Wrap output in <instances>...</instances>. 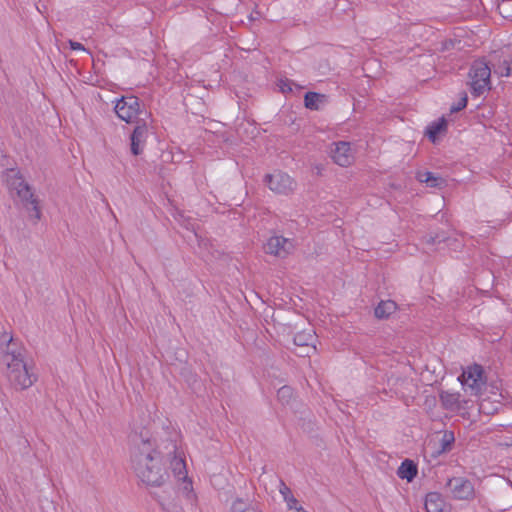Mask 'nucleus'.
Instances as JSON below:
<instances>
[{"label": "nucleus", "mask_w": 512, "mask_h": 512, "mask_svg": "<svg viewBox=\"0 0 512 512\" xmlns=\"http://www.w3.org/2000/svg\"><path fill=\"white\" fill-rule=\"evenodd\" d=\"M175 452L176 443L173 440L141 436L139 441L135 442L132 454V463L137 476L147 485H162L167 478L162 461Z\"/></svg>", "instance_id": "obj_1"}, {"label": "nucleus", "mask_w": 512, "mask_h": 512, "mask_svg": "<svg viewBox=\"0 0 512 512\" xmlns=\"http://www.w3.org/2000/svg\"><path fill=\"white\" fill-rule=\"evenodd\" d=\"M3 362L7 367L6 376L15 389H27L36 381L32 367L25 361L21 349L16 348L14 344L8 345Z\"/></svg>", "instance_id": "obj_2"}, {"label": "nucleus", "mask_w": 512, "mask_h": 512, "mask_svg": "<svg viewBox=\"0 0 512 512\" xmlns=\"http://www.w3.org/2000/svg\"><path fill=\"white\" fill-rule=\"evenodd\" d=\"M470 92L474 97L491 90V69L484 59L475 60L468 73Z\"/></svg>", "instance_id": "obj_3"}, {"label": "nucleus", "mask_w": 512, "mask_h": 512, "mask_svg": "<svg viewBox=\"0 0 512 512\" xmlns=\"http://www.w3.org/2000/svg\"><path fill=\"white\" fill-rule=\"evenodd\" d=\"M167 459L170 460V466L174 476L180 482V491L185 495L190 505L193 506L195 504L196 496L193 492L192 482L187 477L186 464L183 457L176 448V452L172 453V455Z\"/></svg>", "instance_id": "obj_4"}, {"label": "nucleus", "mask_w": 512, "mask_h": 512, "mask_svg": "<svg viewBox=\"0 0 512 512\" xmlns=\"http://www.w3.org/2000/svg\"><path fill=\"white\" fill-rule=\"evenodd\" d=\"M115 113L126 123L140 122L139 116L143 113L140 103L135 96H124L117 100L115 104Z\"/></svg>", "instance_id": "obj_5"}, {"label": "nucleus", "mask_w": 512, "mask_h": 512, "mask_svg": "<svg viewBox=\"0 0 512 512\" xmlns=\"http://www.w3.org/2000/svg\"><path fill=\"white\" fill-rule=\"evenodd\" d=\"M450 496L455 500L472 501L476 497L474 484L466 477H451L446 482Z\"/></svg>", "instance_id": "obj_6"}, {"label": "nucleus", "mask_w": 512, "mask_h": 512, "mask_svg": "<svg viewBox=\"0 0 512 512\" xmlns=\"http://www.w3.org/2000/svg\"><path fill=\"white\" fill-rule=\"evenodd\" d=\"M7 184L10 190L14 192L23 203L32 204L33 209L39 213L30 187L18 171L12 169L8 172Z\"/></svg>", "instance_id": "obj_7"}, {"label": "nucleus", "mask_w": 512, "mask_h": 512, "mask_svg": "<svg viewBox=\"0 0 512 512\" xmlns=\"http://www.w3.org/2000/svg\"><path fill=\"white\" fill-rule=\"evenodd\" d=\"M458 379L463 387L470 389L471 394L474 395L480 394L486 383L484 369L479 364L468 366Z\"/></svg>", "instance_id": "obj_8"}, {"label": "nucleus", "mask_w": 512, "mask_h": 512, "mask_svg": "<svg viewBox=\"0 0 512 512\" xmlns=\"http://www.w3.org/2000/svg\"><path fill=\"white\" fill-rule=\"evenodd\" d=\"M294 249V241L283 236H272L264 245L265 253L279 258H286Z\"/></svg>", "instance_id": "obj_9"}, {"label": "nucleus", "mask_w": 512, "mask_h": 512, "mask_svg": "<svg viewBox=\"0 0 512 512\" xmlns=\"http://www.w3.org/2000/svg\"><path fill=\"white\" fill-rule=\"evenodd\" d=\"M264 181L269 189L278 194L287 195L294 190L295 182L286 173L275 171L272 174L266 175Z\"/></svg>", "instance_id": "obj_10"}, {"label": "nucleus", "mask_w": 512, "mask_h": 512, "mask_svg": "<svg viewBox=\"0 0 512 512\" xmlns=\"http://www.w3.org/2000/svg\"><path fill=\"white\" fill-rule=\"evenodd\" d=\"M135 124L136 126L131 134V152L137 156L144 150L148 135V124L145 119H140V122Z\"/></svg>", "instance_id": "obj_11"}, {"label": "nucleus", "mask_w": 512, "mask_h": 512, "mask_svg": "<svg viewBox=\"0 0 512 512\" xmlns=\"http://www.w3.org/2000/svg\"><path fill=\"white\" fill-rule=\"evenodd\" d=\"M333 145L334 148L331 149V158L333 161L342 167L349 166L354 159L350 143L340 141Z\"/></svg>", "instance_id": "obj_12"}, {"label": "nucleus", "mask_w": 512, "mask_h": 512, "mask_svg": "<svg viewBox=\"0 0 512 512\" xmlns=\"http://www.w3.org/2000/svg\"><path fill=\"white\" fill-rule=\"evenodd\" d=\"M426 512H444L446 502L438 492H429L424 503Z\"/></svg>", "instance_id": "obj_13"}, {"label": "nucleus", "mask_w": 512, "mask_h": 512, "mask_svg": "<svg viewBox=\"0 0 512 512\" xmlns=\"http://www.w3.org/2000/svg\"><path fill=\"white\" fill-rule=\"evenodd\" d=\"M314 340L315 334L311 329L298 332L293 337V342L297 347L304 348L307 350L316 349V347L313 344Z\"/></svg>", "instance_id": "obj_14"}, {"label": "nucleus", "mask_w": 512, "mask_h": 512, "mask_svg": "<svg viewBox=\"0 0 512 512\" xmlns=\"http://www.w3.org/2000/svg\"><path fill=\"white\" fill-rule=\"evenodd\" d=\"M442 407L450 411H458L461 409L460 394L442 391L439 395Z\"/></svg>", "instance_id": "obj_15"}, {"label": "nucleus", "mask_w": 512, "mask_h": 512, "mask_svg": "<svg viewBox=\"0 0 512 512\" xmlns=\"http://www.w3.org/2000/svg\"><path fill=\"white\" fill-rule=\"evenodd\" d=\"M418 467L413 460L405 459L397 469V476L400 479H406L408 482L414 480L417 476Z\"/></svg>", "instance_id": "obj_16"}, {"label": "nucleus", "mask_w": 512, "mask_h": 512, "mask_svg": "<svg viewBox=\"0 0 512 512\" xmlns=\"http://www.w3.org/2000/svg\"><path fill=\"white\" fill-rule=\"evenodd\" d=\"M447 129V121L444 117L438 119L437 121H433L426 128V135L429 140L433 143L437 141L438 135L444 133Z\"/></svg>", "instance_id": "obj_17"}, {"label": "nucleus", "mask_w": 512, "mask_h": 512, "mask_svg": "<svg viewBox=\"0 0 512 512\" xmlns=\"http://www.w3.org/2000/svg\"><path fill=\"white\" fill-rule=\"evenodd\" d=\"M397 309V305L392 300L381 301L374 310L375 317L386 319Z\"/></svg>", "instance_id": "obj_18"}, {"label": "nucleus", "mask_w": 512, "mask_h": 512, "mask_svg": "<svg viewBox=\"0 0 512 512\" xmlns=\"http://www.w3.org/2000/svg\"><path fill=\"white\" fill-rule=\"evenodd\" d=\"M326 101V96L317 92H307L304 96L305 107L310 110H319L320 104Z\"/></svg>", "instance_id": "obj_19"}, {"label": "nucleus", "mask_w": 512, "mask_h": 512, "mask_svg": "<svg viewBox=\"0 0 512 512\" xmlns=\"http://www.w3.org/2000/svg\"><path fill=\"white\" fill-rule=\"evenodd\" d=\"M418 179L419 181L426 183L429 187H441L445 183V180L442 177L436 176L434 173L429 171L420 172L418 174Z\"/></svg>", "instance_id": "obj_20"}, {"label": "nucleus", "mask_w": 512, "mask_h": 512, "mask_svg": "<svg viewBox=\"0 0 512 512\" xmlns=\"http://www.w3.org/2000/svg\"><path fill=\"white\" fill-rule=\"evenodd\" d=\"M279 492L283 496L289 510H293L297 507L298 500L293 496L291 489L282 480H280Z\"/></svg>", "instance_id": "obj_21"}, {"label": "nucleus", "mask_w": 512, "mask_h": 512, "mask_svg": "<svg viewBox=\"0 0 512 512\" xmlns=\"http://www.w3.org/2000/svg\"><path fill=\"white\" fill-rule=\"evenodd\" d=\"M455 442V435L453 431H444L442 438L440 439V449L438 453H445L452 449Z\"/></svg>", "instance_id": "obj_22"}, {"label": "nucleus", "mask_w": 512, "mask_h": 512, "mask_svg": "<svg viewBox=\"0 0 512 512\" xmlns=\"http://www.w3.org/2000/svg\"><path fill=\"white\" fill-rule=\"evenodd\" d=\"M277 398L282 405H289L294 399L293 388L288 385L280 387L277 391Z\"/></svg>", "instance_id": "obj_23"}, {"label": "nucleus", "mask_w": 512, "mask_h": 512, "mask_svg": "<svg viewBox=\"0 0 512 512\" xmlns=\"http://www.w3.org/2000/svg\"><path fill=\"white\" fill-rule=\"evenodd\" d=\"M495 74L499 77H509L512 73V59L504 60L499 66L494 70Z\"/></svg>", "instance_id": "obj_24"}, {"label": "nucleus", "mask_w": 512, "mask_h": 512, "mask_svg": "<svg viewBox=\"0 0 512 512\" xmlns=\"http://www.w3.org/2000/svg\"><path fill=\"white\" fill-rule=\"evenodd\" d=\"M232 512H255V509L243 499H237L232 505Z\"/></svg>", "instance_id": "obj_25"}, {"label": "nucleus", "mask_w": 512, "mask_h": 512, "mask_svg": "<svg viewBox=\"0 0 512 512\" xmlns=\"http://www.w3.org/2000/svg\"><path fill=\"white\" fill-rule=\"evenodd\" d=\"M467 102H468V96H467L466 92H462L461 98L459 99L457 104H454L451 106L450 112L455 113V112H459V111L463 110L467 106Z\"/></svg>", "instance_id": "obj_26"}, {"label": "nucleus", "mask_w": 512, "mask_h": 512, "mask_svg": "<svg viewBox=\"0 0 512 512\" xmlns=\"http://www.w3.org/2000/svg\"><path fill=\"white\" fill-rule=\"evenodd\" d=\"M446 239H447V237L444 234H436L435 236H433V235L425 236V242L427 244L441 243V242H444Z\"/></svg>", "instance_id": "obj_27"}, {"label": "nucleus", "mask_w": 512, "mask_h": 512, "mask_svg": "<svg viewBox=\"0 0 512 512\" xmlns=\"http://www.w3.org/2000/svg\"><path fill=\"white\" fill-rule=\"evenodd\" d=\"M291 85H292V82L288 79H280L277 83V86L279 87V89L282 93L292 92Z\"/></svg>", "instance_id": "obj_28"}, {"label": "nucleus", "mask_w": 512, "mask_h": 512, "mask_svg": "<svg viewBox=\"0 0 512 512\" xmlns=\"http://www.w3.org/2000/svg\"><path fill=\"white\" fill-rule=\"evenodd\" d=\"M455 43H456V40H453V39L445 40L444 42H442V48H441V50H442V51H448V50H451V49H453V48H454Z\"/></svg>", "instance_id": "obj_29"}, {"label": "nucleus", "mask_w": 512, "mask_h": 512, "mask_svg": "<svg viewBox=\"0 0 512 512\" xmlns=\"http://www.w3.org/2000/svg\"><path fill=\"white\" fill-rule=\"evenodd\" d=\"M69 46L72 50H81V51H85V48L84 46L79 43V42H76V41H73V40H69Z\"/></svg>", "instance_id": "obj_30"}, {"label": "nucleus", "mask_w": 512, "mask_h": 512, "mask_svg": "<svg viewBox=\"0 0 512 512\" xmlns=\"http://www.w3.org/2000/svg\"><path fill=\"white\" fill-rule=\"evenodd\" d=\"M297 512H307L302 506H297L294 508Z\"/></svg>", "instance_id": "obj_31"}, {"label": "nucleus", "mask_w": 512, "mask_h": 512, "mask_svg": "<svg viewBox=\"0 0 512 512\" xmlns=\"http://www.w3.org/2000/svg\"><path fill=\"white\" fill-rule=\"evenodd\" d=\"M299 356H309V352L308 351H302V352H299L297 353Z\"/></svg>", "instance_id": "obj_32"}]
</instances>
